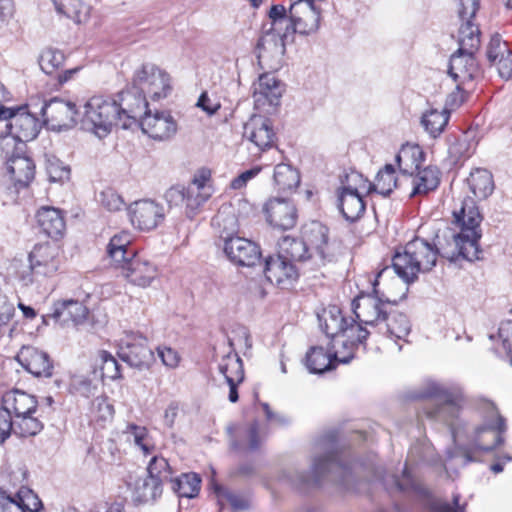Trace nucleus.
Returning a JSON list of instances; mask_svg holds the SVG:
<instances>
[{"label":"nucleus","instance_id":"f257e3e1","mask_svg":"<svg viewBox=\"0 0 512 512\" xmlns=\"http://www.w3.org/2000/svg\"><path fill=\"white\" fill-rule=\"evenodd\" d=\"M452 214L459 232L452 235L447 246L437 248L423 239L415 238L405 245L403 252L395 253L392 267L404 282L411 283L418 273L430 271L436 265L438 255L453 262L460 258L467 261L480 258L483 217L476 202L472 198H464L455 206Z\"/></svg>","mask_w":512,"mask_h":512},{"label":"nucleus","instance_id":"f03ea898","mask_svg":"<svg viewBox=\"0 0 512 512\" xmlns=\"http://www.w3.org/2000/svg\"><path fill=\"white\" fill-rule=\"evenodd\" d=\"M388 267L378 272L373 282L371 294H361L353 301V311L361 324L377 327L380 333L397 340L405 339L411 330V324L407 316L398 311H388L387 305L396 304L383 292L377 289L378 280L386 272Z\"/></svg>","mask_w":512,"mask_h":512},{"label":"nucleus","instance_id":"7ed1b4c3","mask_svg":"<svg viewBox=\"0 0 512 512\" xmlns=\"http://www.w3.org/2000/svg\"><path fill=\"white\" fill-rule=\"evenodd\" d=\"M281 253L289 260H311L320 267L335 260L338 244L329 236V229L318 221L306 224L302 230V239L284 237L279 243Z\"/></svg>","mask_w":512,"mask_h":512},{"label":"nucleus","instance_id":"20e7f679","mask_svg":"<svg viewBox=\"0 0 512 512\" xmlns=\"http://www.w3.org/2000/svg\"><path fill=\"white\" fill-rule=\"evenodd\" d=\"M120 115L118 101L111 97L93 96L83 105L81 126L102 138L111 132L113 126L121 125Z\"/></svg>","mask_w":512,"mask_h":512},{"label":"nucleus","instance_id":"39448f33","mask_svg":"<svg viewBox=\"0 0 512 512\" xmlns=\"http://www.w3.org/2000/svg\"><path fill=\"white\" fill-rule=\"evenodd\" d=\"M2 120L6 121L7 134H0V148L2 153L9 155L10 148L24 146L25 142L36 138L40 124L34 114L28 111L27 106L9 108Z\"/></svg>","mask_w":512,"mask_h":512},{"label":"nucleus","instance_id":"423d86ee","mask_svg":"<svg viewBox=\"0 0 512 512\" xmlns=\"http://www.w3.org/2000/svg\"><path fill=\"white\" fill-rule=\"evenodd\" d=\"M420 398H431L437 401V406L427 411V416L448 425H453L459 417L464 404V395L459 387H446L436 382H428L423 391L418 395Z\"/></svg>","mask_w":512,"mask_h":512},{"label":"nucleus","instance_id":"0eeeda50","mask_svg":"<svg viewBox=\"0 0 512 512\" xmlns=\"http://www.w3.org/2000/svg\"><path fill=\"white\" fill-rule=\"evenodd\" d=\"M133 89L154 101L168 97L172 91V79L167 71L152 63H145L135 70Z\"/></svg>","mask_w":512,"mask_h":512},{"label":"nucleus","instance_id":"6e6552de","mask_svg":"<svg viewBox=\"0 0 512 512\" xmlns=\"http://www.w3.org/2000/svg\"><path fill=\"white\" fill-rule=\"evenodd\" d=\"M507 430L477 425L468 436V444L456 455L463 465L478 460V453H487L505 442Z\"/></svg>","mask_w":512,"mask_h":512},{"label":"nucleus","instance_id":"1a4fd4ad","mask_svg":"<svg viewBox=\"0 0 512 512\" xmlns=\"http://www.w3.org/2000/svg\"><path fill=\"white\" fill-rule=\"evenodd\" d=\"M367 180L357 172L346 177V183L338 192V207L343 217L350 222L357 221L365 212V202L362 191L367 190Z\"/></svg>","mask_w":512,"mask_h":512},{"label":"nucleus","instance_id":"9d476101","mask_svg":"<svg viewBox=\"0 0 512 512\" xmlns=\"http://www.w3.org/2000/svg\"><path fill=\"white\" fill-rule=\"evenodd\" d=\"M28 260L31 273L25 271L19 273V278L25 285L33 282V275L44 277L54 275L61 264L59 248L48 243L36 245L30 252Z\"/></svg>","mask_w":512,"mask_h":512},{"label":"nucleus","instance_id":"9b49d317","mask_svg":"<svg viewBox=\"0 0 512 512\" xmlns=\"http://www.w3.org/2000/svg\"><path fill=\"white\" fill-rule=\"evenodd\" d=\"M118 355L130 367L140 371L149 369L155 359L146 337L134 332L125 333L120 339Z\"/></svg>","mask_w":512,"mask_h":512},{"label":"nucleus","instance_id":"f8f14e48","mask_svg":"<svg viewBox=\"0 0 512 512\" xmlns=\"http://www.w3.org/2000/svg\"><path fill=\"white\" fill-rule=\"evenodd\" d=\"M285 85L272 73H263L252 85L255 108L271 113L280 104Z\"/></svg>","mask_w":512,"mask_h":512},{"label":"nucleus","instance_id":"ddd939ff","mask_svg":"<svg viewBox=\"0 0 512 512\" xmlns=\"http://www.w3.org/2000/svg\"><path fill=\"white\" fill-rule=\"evenodd\" d=\"M461 20L459 28V48L461 51H477L480 46V31L472 19L479 9V0H455Z\"/></svg>","mask_w":512,"mask_h":512},{"label":"nucleus","instance_id":"4468645a","mask_svg":"<svg viewBox=\"0 0 512 512\" xmlns=\"http://www.w3.org/2000/svg\"><path fill=\"white\" fill-rule=\"evenodd\" d=\"M324 0H297L289 8L294 30L308 35L318 30L321 20L322 2Z\"/></svg>","mask_w":512,"mask_h":512},{"label":"nucleus","instance_id":"2eb2a0df","mask_svg":"<svg viewBox=\"0 0 512 512\" xmlns=\"http://www.w3.org/2000/svg\"><path fill=\"white\" fill-rule=\"evenodd\" d=\"M129 255L123 262L113 268L135 286L143 288L150 286L157 276L156 266L135 252Z\"/></svg>","mask_w":512,"mask_h":512},{"label":"nucleus","instance_id":"dca6fc26","mask_svg":"<svg viewBox=\"0 0 512 512\" xmlns=\"http://www.w3.org/2000/svg\"><path fill=\"white\" fill-rule=\"evenodd\" d=\"M127 214L133 227L149 231L156 228L164 219V209L153 200L143 199L130 204Z\"/></svg>","mask_w":512,"mask_h":512},{"label":"nucleus","instance_id":"f3484780","mask_svg":"<svg viewBox=\"0 0 512 512\" xmlns=\"http://www.w3.org/2000/svg\"><path fill=\"white\" fill-rule=\"evenodd\" d=\"M263 212L267 222L279 230L292 229L297 223V209L288 198H270L264 204Z\"/></svg>","mask_w":512,"mask_h":512},{"label":"nucleus","instance_id":"a211bd4d","mask_svg":"<svg viewBox=\"0 0 512 512\" xmlns=\"http://www.w3.org/2000/svg\"><path fill=\"white\" fill-rule=\"evenodd\" d=\"M119 97L120 123L124 129L130 127L133 121L141 122L143 116L150 112L148 111L147 96L138 90L132 88V90L123 91Z\"/></svg>","mask_w":512,"mask_h":512},{"label":"nucleus","instance_id":"6ab92c4d","mask_svg":"<svg viewBox=\"0 0 512 512\" xmlns=\"http://www.w3.org/2000/svg\"><path fill=\"white\" fill-rule=\"evenodd\" d=\"M140 125L145 134L159 141L172 138L178 130L176 120L168 111L149 112L143 116Z\"/></svg>","mask_w":512,"mask_h":512},{"label":"nucleus","instance_id":"aec40b11","mask_svg":"<svg viewBox=\"0 0 512 512\" xmlns=\"http://www.w3.org/2000/svg\"><path fill=\"white\" fill-rule=\"evenodd\" d=\"M224 252L231 262L240 266H253L261 256L257 244L238 236L225 238Z\"/></svg>","mask_w":512,"mask_h":512},{"label":"nucleus","instance_id":"412c9836","mask_svg":"<svg viewBox=\"0 0 512 512\" xmlns=\"http://www.w3.org/2000/svg\"><path fill=\"white\" fill-rule=\"evenodd\" d=\"M44 123L52 129L70 128L76 123L77 111L71 102L54 98L41 108Z\"/></svg>","mask_w":512,"mask_h":512},{"label":"nucleus","instance_id":"4be33fe9","mask_svg":"<svg viewBox=\"0 0 512 512\" xmlns=\"http://www.w3.org/2000/svg\"><path fill=\"white\" fill-rule=\"evenodd\" d=\"M229 346L230 351L222 357L218 370L224 376L225 382L229 387V401L235 403L239 398L238 385L244 380V369L242 359L234 351L231 340H229Z\"/></svg>","mask_w":512,"mask_h":512},{"label":"nucleus","instance_id":"5701e85b","mask_svg":"<svg viewBox=\"0 0 512 512\" xmlns=\"http://www.w3.org/2000/svg\"><path fill=\"white\" fill-rule=\"evenodd\" d=\"M243 136L261 151L271 148L275 141L270 119L260 115H253L245 123Z\"/></svg>","mask_w":512,"mask_h":512},{"label":"nucleus","instance_id":"b1692460","mask_svg":"<svg viewBox=\"0 0 512 512\" xmlns=\"http://www.w3.org/2000/svg\"><path fill=\"white\" fill-rule=\"evenodd\" d=\"M267 280L282 288L291 285L298 278V271L291 260L282 255L270 256L265 261Z\"/></svg>","mask_w":512,"mask_h":512},{"label":"nucleus","instance_id":"393cba45","mask_svg":"<svg viewBox=\"0 0 512 512\" xmlns=\"http://www.w3.org/2000/svg\"><path fill=\"white\" fill-rule=\"evenodd\" d=\"M474 52L461 51L459 48L450 58L448 73L458 83L457 87L472 81L478 74Z\"/></svg>","mask_w":512,"mask_h":512},{"label":"nucleus","instance_id":"a878e982","mask_svg":"<svg viewBox=\"0 0 512 512\" xmlns=\"http://www.w3.org/2000/svg\"><path fill=\"white\" fill-rule=\"evenodd\" d=\"M21 366L37 377H50L52 364L47 353L33 346H23L16 356Z\"/></svg>","mask_w":512,"mask_h":512},{"label":"nucleus","instance_id":"bb28decb","mask_svg":"<svg viewBox=\"0 0 512 512\" xmlns=\"http://www.w3.org/2000/svg\"><path fill=\"white\" fill-rule=\"evenodd\" d=\"M23 148L24 146L16 145V148H10L13 152L9 155L3 154L11 178L19 184L27 185L34 178L35 165L29 157L21 155Z\"/></svg>","mask_w":512,"mask_h":512},{"label":"nucleus","instance_id":"cd10ccee","mask_svg":"<svg viewBox=\"0 0 512 512\" xmlns=\"http://www.w3.org/2000/svg\"><path fill=\"white\" fill-rule=\"evenodd\" d=\"M257 57L260 64L272 66L278 63L285 53V41L274 32L269 31L267 25L262 27V36L257 43Z\"/></svg>","mask_w":512,"mask_h":512},{"label":"nucleus","instance_id":"c85d7f7f","mask_svg":"<svg viewBox=\"0 0 512 512\" xmlns=\"http://www.w3.org/2000/svg\"><path fill=\"white\" fill-rule=\"evenodd\" d=\"M1 402L14 420L35 413L37 408V400L34 396L18 390L6 392Z\"/></svg>","mask_w":512,"mask_h":512},{"label":"nucleus","instance_id":"c756f323","mask_svg":"<svg viewBox=\"0 0 512 512\" xmlns=\"http://www.w3.org/2000/svg\"><path fill=\"white\" fill-rule=\"evenodd\" d=\"M36 220L42 231L51 238H58L65 230V220L61 210L43 206L36 213Z\"/></svg>","mask_w":512,"mask_h":512},{"label":"nucleus","instance_id":"7c9ffc66","mask_svg":"<svg viewBox=\"0 0 512 512\" xmlns=\"http://www.w3.org/2000/svg\"><path fill=\"white\" fill-rule=\"evenodd\" d=\"M87 314L88 310L81 302L68 300L55 305L52 317L63 325H78L85 321Z\"/></svg>","mask_w":512,"mask_h":512},{"label":"nucleus","instance_id":"2f4dec72","mask_svg":"<svg viewBox=\"0 0 512 512\" xmlns=\"http://www.w3.org/2000/svg\"><path fill=\"white\" fill-rule=\"evenodd\" d=\"M410 176L412 177L411 197L416 195H426L430 191L435 190L440 183V172L433 166H427L423 169L420 168L414 173V175Z\"/></svg>","mask_w":512,"mask_h":512},{"label":"nucleus","instance_id":"473e14b6","mask_svg":"<svg viewBox=\"0 0 512 512\" xmlns=\"http://www.w3.org/2000/svg\"><path fill=\"white\" fill-rule=\"evenodd\" d=\"M395 160L402 174L414 175L421 167L424 153L418 145L406 144L401 147Z\"/></svg>","mask_w":512,"mask_h":512},{"label":"nucleus","instance_id":"72a5a7b5","mask_svg":"<svg viewBox=\"0 0 512 512\" xmlns=\"http://www.w3.org/2000/svg\"><path fill=\"white\" fill-rule=\"evenodd\" d=\"M305 365L314 374H322L336 367L331 349L325 350L322 346H313L308 350Z\"/></svg>","mask_w":512,"mask_h":512},{"label":"nucleus","instance_id":"f704fd0d","mask_svg":"<svg viewBox=\"0 0 512 512\" xmlns=\"http://www.w3.org/2000/svg\"><path fill=\"white\" fill-rule=\"evenodd\" d=\"M131 242L132 236L128 231H121L110 239L107 245V256L112 267L119 265L130 256L129 254L134 253L132 249H129Z\"/></svg>","mask_w":512,"mask_h":512},{"label":"nucleus","instance_id":"c9c22d12","mask_svg":"<svg viewBox=\"0 0 512 512\" xmlns=\"http://www.w3.org/2000/svg\"><path fill=\"white\" fill-rule=\"evenodd\" d=\"M476 411L482 420L480 425L495 429H508L506 418L500 413L496 404L491 400L479 398L476 401Z\"/></svg>","mask_w":512,"mask_h":512},{"label":"nucleus","instance_id":"e433bc0d","mask_svg":"<svg viewBox=\"0 0 512 512\" xmlns=\"http://www.w3.org/2000/svg\"><path fill=\"white\" fill-rule=\"evenodd\" d=\"M467 184L470 191L478 199H486L494 191V181L492 174L483 168H476L471 171L467 178Z\"/></svg>","mask_w":512,"mask_h":512},{"label":"nucleus","instance_id":"4c0bfd02","mask_svg":"<svg viewBox=\"0 0 512 512\" xmlns=\"http://www.w3.org/2000/svg\"><path fill=\"white\" fill-rule=\"evenodd\" d=\"M319 325L327 337L334 338L341 334L346 319L342 316V312L337 306H329L318 314Z\"/></svg>","mask_w":512,"mask_h":512},{"label":"nucleus","instance_id":"58836bf2","mask_svg":"<svg viewBox=\"0 0 512 512\" xmlns=\"http://www.w3.org/2000/svg\"><path fill=\"white\" fill-rule=\"evenodd\" d=\"M162 494V484L153 477H141L136 480L133 490V499L138 503L155 501Z\"/></svg>","mask_w":512,"mask_h":512},{"label":"nucleus","instance_id":"ea45409f","mask_svg":"<svg viewBox=\"0 0 512 512\" xmlns=\"http://www.w3.org/2000/svg\"><path fill=\"white\" fill-rule=\"evenodd\" d=\"M274 183L279 191H293L300 184L299 172L289 164L280 163L275 166Z\"/></svg>","mask_w":512,"mask_h":512},{"label":"nucleus","instance_id":"a19ab883","mask_svg":"<svg viewBox=\"0 0 512 512\" xmlns=\"http://www.w3.org/2000/svg\"><path fill=\"white\" fill-rule=\"evenodd\" d=\"M449 121V112L446 109H429L421 117V124L430 136L438 137Z\"/></svg>","mask_w":512,"mask_h":512},{"label":"nucleus","instance_id":"79ce46f5","mask_svg":"<svg viewBox=\"0 0 512 512\" xmlns=\"http://www.w3.org/2000/svg\"><path fill=\"white\" fill-rule=\"evenodd\" d=\"M397 180L395 176V168L392 164H386L375 178L374 183L367 181V191H375L383 196L389 195L396 187Z\"/></svg>","mask_w":512,"mask_h":512},{"label":"nucleus","instance_id":"37998d69","mask_svg":"<svg viewBox=\"0 0 512 512\" xmlns=\"http://www.w3.org/2000/svg\"><path fill=\"white\" fill-rule=\"evenodd\" d=\"M58 14L81 23L87 17V7L81 0H51Z\"/></svg>","mask_w":512,"mask_h":512},{"label":"nucleus","instance_id":"c03bdc74","mask_svg":"<svg viewBox=\"0 0 512 512\" xmlns=\"http://www.w3.org/2000/svg\"><path fill=\"white\" fill-rule=\"evenodd\" d=\"M211 488L216 494L220 510L223 509L225 502L229 503L231 507L237 511H243L249 508V499L246 496L233 493L217 484L214 480L211 481Z\"/></svg>","mask_w":512,"mask_h":512},{"label":"nucleus","instance_id":"a18cd8bd","mask_svg":"<svg viewBox=\"0 0 512 512\" xmlns=\"http://www.w3.org/2000/svg\"><path fill=\"white\" fill-rule=\"evenodd\" d=\"M170 482L179 497L193 498L200 489V479L196 474H182L174 480L171 478Z\"/></svg>","mask_w":512,"mask_h":512},{"label":"nucleus","instance_id":"49530a36","mask_svg":"<svg viewBox=\"0 0 512 512\" xmlns=\"http://www.w3.org/2000/svg\"><path fill=\"white\" fill-rule=\"evenodd\" d=\"M476 143L471 135L464 133L450 143L448 153L451 160L456 163L462 158L470 157L475 150Z\"/></svg>","mask_w":512,"mask_h":512},{"label":"nucleus","instance_id":"de8ad7c7","mask_svg":"<svg viewBox=\"0 0 512 512\" xmlns=\"http://www.w3.org/2000/svg\"><path fill=\"white\" fill-rule=\"evenodd\" d=\"M38 61L41 70L48 75H52L63 65L65 55L61 50L49 47L41 52Z\"/></svg>","mask_w":512,"mask_h":512},{"label":"nucleus","instance_id":"09e8293b","mask_svg":"<svg viewBox=\"0 0 512 512\" xmlns=\"http://www.w3.org/2000/svg\"><path fill=\"white\" fill-rule=\"evenodd\" d=\"M330 349L336 364H346L353 359L356 345L343 336L337 335V337L332 338V346Z\"/></svg>","mask_w":512,"mask_h":512},{"label":"nucleus","instance_id":"8fccbe9b","mask_svg":"<svg viewBox=\"0 0 512 512\" xmlns=\"http://www.w3.org/2000/svg\"><path fill=\"white\" fill-rule=\"evenodd\" d=\"M124 434L126 435L127 440L133 441V443L137 445L145 455L150 454L154 449V445L151 443V439L145 427L128 424L124 430Z\"/></svg>","mask_w":512,"mask_h":512},{"label":"nucleus","instance_id":"3c124183","mask_svg":"<svg viewBox=\"0 0 512 512\" xmlns=\"http://www.w3.org/2000/svg\"><path fill=\"white\" fill-rule=\"evenodd\" d=\"M90 415L93 421L103 426L114 416V407L106 397H96L91 404Z\"/></svg>","mask_w":512,"mask_h":512},{"label":"nucleus","instance_id":"603ef678","mask_svg":"<svg viewBox=\"0 0 512 512\" xmlns=\"http://www.w3.org/2000/svg\"><path fill=\"white\" fill-rule=\"evenodd\" d=\"M28 414L14 420V433L21 437L35 436L43 429V424L36 418Z\"/></svg>","mask_w":512,"mask_h":512},{"label":"nucleus","instance_id":"864d4df0","mask_svg":"<svg viewBox=\"0 0 512 512\" xmlns=\"http://www.w3.org/2000/svg\"><path fill=\"white\" fill-rule=\"evenodd\" d=\"M98 366L102 377L115 380L121 377L118 361L107 351H100L98 354Z\"/></svg>","mask_w":512,"mask_h":512},{"label":"nucleus","instance_id":"5fc2aeb1","mask_svg":"<svg viewBox=\"0 0 512 512\" xmlns=\"http://www.w3.org/2000/svg\"><path fill=\"white\" fill-rule=\"evenodd\" d=\"M341 468V462L335 453H329L324 457H319L314 460L313 472L315 474L314 482L317 483L320 476L327 472H332Z\"/></svg>","mask_w":512,"mask_h":512},{"label":"nucleus","instance_id":"6e6d98bb","mask_svg":"<svg viewBox=\"0 0 512 512\" xmlns=\"http://www.w3.org/2000/svg\"><path fill=\"white\" fill-rule=\"evenodd\" d=\"M147 476L153 477L163 484L171 480V471L167 460L163 457L154 456L147 467Z\"/></svg>","mask_w":512,"mask_h":512},{"label":"nucleus","instance_id":"4d7b16f0","mask_svg":"<svg viewBox=\"0 0 512 512\" xmlns=\"http://www.w3.org/2000/svg\"><path fill=\"white\" fill-rule=\"evenodd\" d=\"M340 335L357 346V344L363 343L367 339L369 331L362 327L360 323L351 320L350 322L346 321V325H344Z\"/></svg>","mask_w":512,"mask_h":512},{"label":"nucleus","instance_id":"13d9d810","mask_svg":"<svg viewBox=\"0 0 512 512\" xmlns=\"http://www.w3.org/2000/svg\"><path fill=\"white\" fill-rule=\"evenodd\" d=\"M15 496L26 512H39L42 508L39 497L28 488H21Z\"/></svg>","mask_w":512,"mask_h":512},{"label":"nucleus","instance_id":"bf43d9fd","mask_svg":"<svg viewBox=\"0 0 512 512\" xmlns=\"http://www.w3.org/2000/svg\"><path fill=\"white\" fill-rule=\"evenodd\" d=\"M99 202L102 207L111 212L120 211L125 206L122 196L111 188H107L100 193Z\"/></svg>","mask_w":512,"mask_h":512},{"label":"nucleus","instance_id":"052dcab7","mask_svg":"<svg viewBox=\"0 0 512 512\" xmlns=\"http://www.w3.org/2000/svg\"><path fill=\"white\" fill-rule=\"evenodd\" d=\"M264 25H267L269 31L274 32L277 36H280L285 42L288 37L292 36L294 33H297L294 30V25L291 17L282 18V21L276 20L274 22H267Z\"/></svg>","mask_w":512,"mask_h":512},{"label":"nucleus","instance_id":"680f3d73","mask_svg":"<svg viewBox=\"0 0 512 512\" xmlns=\"http://www.w3.org/2000/svg\"><path fill=\"white\" fill-rule=\"evenodd\" d=\"M188 186L192 187L193 189H200L203 192L213 194L214 189L211 182V171L206 168L198 170L194 174L193 179Z\"/></svg>","mask_w":512,"mask_h":512},{"label":"nucleus","instance_id":"e2e57ef3","mask_svg":"<svg viewBox=\"0 0 512 512\" xmlns=\"http://www.w3.org/2000/svg\"><path fill=\"white\" fill-rule=\"evenodd\" d=\"M186 190V207L191 211L197 210L201 205H203L212 194L203 192L202 190L193 189L190 186L185 187Z\"/></svg>","mask_w":512,"mask_h":512},{"label":"nucleus","instance_id":"0e129e2a","mask_svg":"<svg viewBox=\"0 0 512 512\" xmlns=\"http://www.w3.org/2000/svg\"><path fill=\"white\" fill-rule=\"evenodd\" d=\"M506 52H510L506 42H503L498 35L491 38L487 47V58L491 64H496V61L504 55Z\"/></svg>","mask_w":512,"mask_h":512},{"label":"nucleus","instance_id":"69168bd1","mask_svg":"<svg viewBox=\"0 0 512 512\" xmlns=\"http://www.w3.org/2000/svg\"><path fill=\"white\" fill-rule=\"evenodd\" d=\"M14 431L13 417L6 409V407L0 403V444H3Z\"/></svg>","mask_w":512,"mask_h":512},{"label":"nucleus","instance_id":"338daca9","mask_svg":"<svg viewBox=\"0 0 512 512\" xmlns=\"http://www.w3.org/2000/svg\"><path fill=\"white\" fill-rule=\"evenodd\" d=\"M46 170L50 181L59 182L69 179L70 169L62 165L58 160L49 161Z\"/></svg>","mask_w":512,"mask_h":512},{"label":"nucleus","instance_id":"774afa93","mask_svg":"<svg viewBox=\"0 0 512 512\" xmlns=\"http://www.w3.org/2000/svg\"><path fill=\"white\" fill-rule=\"evenodd\" d=\"M497 67L498 73L503 79L512 78V51L506 52L494 64Z\"/></svg>","mask_w":512,"mask_h":512}]
</instances>
